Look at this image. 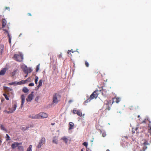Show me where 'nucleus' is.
<instances>
[{"instance_id":"30","label":"nucleus","mask_w":151,"mask_h":151,"mask_svg":"<svg viewBox=\"0 0 151 151\" xmlns=\"http://www.w3.org/2000/svg\"><path fill=\"white\" fill-rule=\"evenodd\" d=\"M3 95L4 96V97H5V98L6 100H9V98L7 96V95L6 94H5V93L3 94Z\"/></svg>"},{"instance_id":"23","label":"nucleus","mask_w":151,"mask_h":151,"mask_svg":"<svg viewBox=\"0 0 151 151\" xmlns=\"http://www.w3.org/2000/svg\"><path fill=\"white\" fill-rule=\"evenodd\" d=\"M77 115L79 116H82V112L78 110L77 113Z\"/></svg>"},{"instance_id":"31","label":"nucleus","mask_w":151,"mask_h":151,"mask_svg":"<svg viewBox=\"0 0 151 151\" xmlns=\"http://www.w3.org/2000/svg\"><path fill=\"white\" fill-rule=\"evenodd\" d=\"M9 37V42L10 44L11 43V37L9 34H8V36Z\"/></svg>"},{"instance_id":"29","label":"nucleus","mask_w":151,"mask_h":151,"mask_svg":"<svg viewBox=\"0 0 151 151\" xmlns=\"http://www.w3.org/2000/svg\"><path fill=\"white\" fill-rule=\"evenodd\" d=\"M18 149L19 150H22V151H23V147L22 146H18Z\"/></svg>"},{"instance_id":"1","label":"nucleus","mask_w":151,"mask_h":151,"mask_svg":"<svg viewBox=\"0 0 151 151\" xmlns=\"http://www.w3.org/2000/svg\"><path fill=\"white\" fill-rule=\"evenodd\" d=\"M101 93V90H96L90 96V97L85 101V103H88L89 102L90 100L93 99H96L98 96V95Z\"/></svg>"},{"instance_id":"56","label":"nucleus","mask_w":151,"mask_h":151,"mask_svg":"<svg viewBox=\"0 0 151 151\" xmlns=\"http://www.w3.org/2000/svg\"><path fill=\"white\" fill-rule=\"evenodd\" d=\"M81 151H83V149H82Z\"/></svg>"},{"instance_id":"59","label":"nucleus","mask_w":151,"mask_h":151,"mask_svg":"<svg viewBox=\"0 0 151 151\" xmlns=\"http://www.w3.org/2000/svg\"><path fill=\"white\" fill-rule=\"evenodd\" d=\"M84 114H83V116H84Z\"/></svg>"},{"instance_id":"48","label":"nucleus","mask_w":151,"mask_h":151,"mask_svg":"<svg viewBox=\"0 0 151 151\" xmlns=\"http://www.w3.org/2000/svg\"><path fill=\"white\" fill-rule=\"evenodd\" d=\"M5 8L6 9H8L9 10L10 8H9V7H5Z\"/></svg>"},{"instance_id":"60","label":"nucleus","mask_w":151,"mask_h":151,"mask_svg":"<svg viewBox=\"0 0 151 151\" xmlns=\"http://www.w3.org/2000/svg\"><path fill=\"white\" fill-rule=\"evenodd\" d=\"M21 36V35H19V36Z\"/></svg>"},{"instance_id":"49","label":"nucleus","mask_w":151,"mask_h":151,"mask_svg":"<svg viewBox=\"0 0 151 151\" xmlns=\"http://www.w3.org/2000/svg\"><path fill=\"white\" fill-rule=\"evenodd\" d=\"M27 15H28V16H32V14H31L30 13H29L27 14Z\"/></svg>"},{"instance_id":"40","label":"nucleus","mask_w":151,"mask_h":151,"mask_svg":"<svg viewBox=\"0 0 151 151\" xmlns=\"http://www.w3.org/2000/svg\"><path fill=\"white\" fill-rule=\"evenodd\" d=\"M55 144L57 143V141L56 139H53L52 141Z\"/></svg>"},{"instance_id":"3","label":"nucleus","mask_w":151,"mask_h":151,"mask_svg":"<svg viewBox=\"0 0 151 151\" xmlns=\"http://www.w3.org/2000/svg\"><path fill=\"white\" fill-rule=\"evenodd\" d=\"M13 57L14 59L18 62H22L23 60V55L20 52L17 54H15Z\"/></svg>"},{"instance_id":"52","label":"nucleus","mask_w":151,"mask_h":151,"mask_svg":"<svg viewBox=\"0 0 151 151\" xmlns=\"http://www.w3.org/2000/svg\"><path fill=\"white\" fill-rule=\"evenodd\" d=\"M55 123H51V124L52 125H54L55 124Z\"/></svg>"},{"instance_id":"20","label":"nucleus","mask_w":151,"mask_h":151,"mask_svg":"<svg viewBox=\"0 0 151 151\" xmlns=\"http://www.w3.org/2000/svg\"><path fill=\"white\" fill-rule=\"evenodd\" d=\"M17 105L16 104H14V105L12 107V109H11L12 111H13V112L16 109V108H17Z\"/></svg>"},{"instance_id":"21","label":"nucleus","mask_w":151,"mask_h":151,"mask_svg":"<svg viewBox=\"0 0 151 151\" xmlns=\"http://www.w3.org/2000/svg\"><path fill=\"white\" fill-rule=\"evenodd\" d=\"M32 145H30L27 148V151H32Z\"/></svg>"},{"instance_id":"34","label":"nucleus","mask_w":151,"mask_h":151,"mask_svg":"<svg viewBox=\"0 0 151 151\" xmlns=\"http://www.w3.org/2000/svg\"><path fill=\"white\" fill-rule=\"evenodd\" d=\"M85 64L86 67H89V63L87 61H85Z\"/></svg>"},{"instance_id":"11","label":"nucleus","mask_w":151,"mask_h":151,"mask_svg":"<svg viewBox=\"0 0 151 151\" xmlns=\"http://www.w3.org/2000/svg\"><path fill=\"white\" fill-rule=\"evenodd\" d=\"M6 70V68H4L0 71V75L3 76L4 75Z\"/></svg>"},{"instance_id":"8","label":"nucleus","mask_w":151,"mask_h":151,"mask_svg":"<svg viewBox=\"0 0 151 151\" xmlns=\"http://www.w3.org/2000/svg\"><path fill=\"white\" fill-rule=\"evenodd\" d=\"M33 92H32L31 93L29 94L26 99V100L27 102H30L32 99L33 97Z\"/></svg>"},{"instance_id":"13","label":"nucleus","mask_w":151,"mask_h":151,"mask_svg":"<svg viewBox=\"0 0 151 151\" xmlns=\"http://www.w3.org/2000/svg\"><path fill=\"white\" fill-rule=\"evenodd\" d=\"M6 24V21L5 19H3L2 21V28L4 27Z\"/></svg>"},{"instance_id":"55","label":"nucleus","mask_w":151,"mask_h":151,"mask_svg":"<svg viewBox=\"0 0 151 151\" xmlns=\"http://www.w3.org/2000/svg\"><path fill=\"white\" fill-rule=\"evenodd\" d=\"M81 151H83V149H82Z\"/></svg>"},{"instance_id":"6","label":"nucleus","mask_w":151,"mask_h":151,"mask_svg":"<svg viewBox=\"0 0 151 151\" xmlns=\"http://www.w3.org/2000/svg\"><path fill=\"white\" fill-rule=\"evenodd\" d=\"M112 99V103H113L114 102L118 103L121 101V98L116 96H115L114 98H113Z\"/></svg>"},{"instance_id":"28","label":"nucleus","mask_w":151,"mask_h":151,"mask_svg":"<svg viewBox=\"0 0 151 151\" xmlns=\"http://www.w3.org/2000/svg\"><path fill=\"white\" fill-rule=\"evenodd\" d=\"M6 140L7 141L8 140H10V137L9 136L8 134H6Z\"/></svg>"},{"instance_id":"25","label":"nucleus","mask_w":151,"mask_h":151,"mask_svg":"<svg viewBox=\"0 0 151 151\" xmlns=\"http://www.w3.org/2000/svg\"><path fill=\"white\" fill-rule=\"evenodd\" d=\"M112 101L111 100H109L107 101L106 104L108 105H111L113 103H112Z\"/></svg>"},{"instance_id":"37","label":"nucleus","mask_w":151,"mask_h":151,"mask_svg":"<svg viewBox=\"0 0 151 151\" xmlns=\"http://www.w3.org/2000/svg\"><path fill=\"white\" fill-rule=\"evenodd\" d=\"M83 145H84L85 147H87L88 146V143L87 142H84L83 143Z\"/></svg>"},{"instance_id":"54","label":"nucleus","mask_w":151,"mask_h":151,"mask_svg":"<svg viewBox=\"0 0 151 151\" xmlns=\"http://www.w3.org/2000/svg\"><path fill=\"white\" fill-rule=\"evenodd\" d=\"M144 144L145 145H146V143L145 142L144 143Z\"/></svg>"},{"instance_id":"38","label":"nucleus","mask_w":151,"mask_h":151,"mask_svg":"<svg viewBox=\"0 0 151 151\" xmlns=\"http://www.w3.org/2000/svg\"><path fill=\"white\" fill-rule=\"evenodd\" d=\"M5 111L8 114L11 113L13 112V111H12V110H11L10 111Z\"/></svg>"},{"instance_id":"12","label":"nucleus","mask_w":151,"mask_h":151,"mask_svg":"<svg viewBox=\"0 0 151 151\" xmlns=\"http://www.w3.org/2000/svg\"><path fill=\"white\" fill-rule=\"evenodd\" d=\"M69 128L68 129L70 130L72 129H73L74 126V124L72 122H70L69 123Z\"/></svg>"},{"instance_id":"50","label":"nucleus","mask_w":151,"mask_h":151,"mask_svg":"<svg viewBox=\"0 0 151 151\" xmlns=\"http://www.w3.org/2000/svg\"><path fill=\"white\" fill-rule=\"evenodd\" d=\"M1 142H2V141L1 140V136H0V145H1Z\"/></svg>"},{"instance_id":"35","label":"nucleus","mask_w":151,"mask_h":151,"mask_svg":"<svg viewBox=\"0 0 151 151\" xmlns=\"http://www.w3.org/2000/svg\"><path fill=\"white\" fill-rule=\"evenodd\" d=\"M78 110H77L75 109H73V112L74 114H77V112Z\"/></svg>"},{"instance_id":"10","label":"nucleus","mask_w":151,"mask_h":151,"mask_svg":"<svg viewBox=\"0 0 151 151\" xmlns=\"http://www.w3.org/2000/svg\"><path fill=\"white\" fill-rule=\"evenodd\" d=\"M21 107L22 108L24 104V103L25 101V97L24 95V94H22L21 96Z\"/></svg>"},{"instance_id":"51","label":"nucleus","mask_w":151,"mask_h":151,"mask_svg":"<svg viewBox=\"0 0 151 151\" xmlns=\"http://www.w3.org/2000/svg\"><path fill=\"white\" fill-rule=\"evenodd\" d=\"M107 109L108 110H110V107H109V106H108V108H107Z\"/></svg>"},{"instance_id":"46","label":"nucleus","mask_w":151,"mask_h":151,"mask_svg":"<svg viewBox=\"0 0 151 151\" xmlns=\"http://www.w3.org/2000/svg\"><path fill=\"white\" fill-rule=\"evenodd\" d=\"M73 101L72 100H70L69 101H68V103L69 104H70L71 103V102H73Z\"/></svg>"},{"instance_id":"9","label":"nucleus","mask_w":151,"mask_h":151,"mask_svg":"<svg viewBox=\"0 0 151 151\" xmlns=\"http://www.w3.org/2000/svg\"><path fill=\"white\" fill-rule=\"evenodd\" d=\"M22 145V143L21 142L18 143L17 142H14L11 145V147L12 149H14L17 147H18V146L21 145Z\"/></svg>"},{"instance_id":"41","label":"nucleus","mask_w":151,"mask_h":151,"mask_svg":"<svg viewBox=\"0 0 151 151\" xmlns=\"http://www.w3.org/2000/svg\"><path fill=\"white\" fill-rule=\"evenodd\" d=\"M3 30L6 33H7L8 34H8H9V32H8V31L6 30V29H4Z\"/></svg>"},{"instance_id":"17","label":"nucleus","mask_w":151,"mask_h":151,"mask_svg":"<svg viewBox=\"0 0 151 151\" xmlns=\"http://www.w3.org/2000/svg\"><path fill=\"white\" fill-rule=\"evenodd\" d=\"M26 83L25 81L24 80H22L20 81L17 82V85H21L24 84Z\"/></svg>"},{"instance_id":"58","label":"nucleus","mask_w":151,"mask_h":151,"mask_svg":"<svg viewBox=\"0 0 151 151\" xmlns=\"http://www.w3.org/2000/svg\"><path fill=\"white\" fill-rule=\"evenodd\" d=\"M140 117V116L139 115H138V117Z\"/></svg>"},{"instance_id":"42","label":"nucleus","mask_w":151,"mask_h":151,"mask_svg":"<svg viewBox=\"0 0 151 151\" xmlns=\"http://www.w3.org/2000/svg\"><path fill=\"white\" fill-rule=\"evenodd\" d=\"M39 70V66L38 65L37 66L36 68V72H37Z\"/></svg>"},{"instance_id":"15","label":"nucleus","mask_w":151,"mask_h":151,"mask_svg":"<svg viewBox=\"0 0 151 151\" xmlns=\"http://www.w3.org/2000/svg\"><path fill=\"white\" fill-rule=\"evenodd\" d=\"M106 89L103 88L101 92L102 95L104 96H106Z\"/></svg>"},{"instance_id":"16","label":"nucleus","mask_w":151,"mask_h":151,"mask_svg":"<svg viewBox=\"0 0 151 151\" xmlns=\"http://www.w3.org/2000/svg\"><path fill=\"white\" fill-rule=\"evenodd\" d=\"M62 139L66 144H67L68 141V139L65 137H63L61 138Z\"/></svg>"},{"instance_id":"53","label":"nucleus","mask_w":151,"mask_h":151,"mask_svg":"<svg viewBox=\"0 0 151 151\" xmlns=\"http://www.w3.org/2000/svg\"><path fill=\"white\" fill-rule=\"evenodd\" d=\"M28 74H27L25 76V77H27V76H28Z\"/></svg>"},{"instance_id":"2","label":"nucleus","mask_w":151,"mask_h":151,"mask_svg":"<svg viewBox=\"0 0 151 151\" xmlns=\"http://www.w3.org/2000/svg\"><path fill=\"white\" fill-rule=\"evenodd\" d=\"M61 96L58 94L55 93L53 96L52 102L56 104H57L60 101Z\"/></svg>"},{"instance_id":"45","label":"nucleus","mask_w":151,"mask_h":151,"mask_svg":"<svg viewBox=\"0 0 151 151\" xmlns=\"http://www.w3.org/2000/svg\"><path fill=\"white\" fill-rule=\"evenodd\" d=\"M30 79V78H27L26 80H25V82L26 83L27 81H28L29 79Z\"/></svg>"},{"instance_id":"27","label":"nucleus","mask_w":151,"mask_h":151,"mask_svg":"<svg viewBox=\"0 0 151 151\" xmlns=\"http://www.w3.org/2000/svg\"><path fill=\"white\" fill-rule=\"evenodd\" d=\"M148 127L149 129H148L149 132L150 134V135H151V125L149 124L148 125Z\"/></svg>"},{"instance_id":"33","label":"nucleus","mask_w":151,"mask_h":151,"mask_svg":"<svg viewBox=\"0 0 151 151\" xmlns=\"http://www.w3.org/2000/svg\"><path fill=\"white\" fill-rule=\"evenodd\" d=\"M9 85H12L14 84H17V82H13L9 83Z\"/></svg>"},{"instance_id":"5","label":"nucleus","mask_w":151,"mask_h":151,"mask_svg":"<svg viewBox=\"0 0 151 151\" xmlns=\"http://www.w3.org/2000/svg\"><path fill=\"white\" fill-rule=\"evenodd\" d=\"M22 68L24 72L27 74L30 73L32 71V70L31 68H28L26 66H22Z\"/></svg>"},{"instance_id":"39","label":"nucleus","mask_w":151,"mask_h":151,"mask_svg":"<svg viewBox=\"0 0 151 151\" xmlns=\"http://www.w3.org/2000/svg\"><path fill=\"white\" fill-rule=\"evenodd\" d=\"M34 85V83H31L29 84V86H33Z\"/></svg>"},{"instance_id":"7","label":"nucleus","mask_w":151,"mask_h":151,"mask_svg":"<svg viewBox=\"0 0 151 151\" xmlns=\"http://www.w3.org/2000/svg\"><path fill=\"white\" fill-rule=\"evenodd\" d=\"M38 117L40 118H45L47 117V114L44 112H41L38 114Z\"/></svg>"},{"instance_id":"57","label":"nucleus","mask_w":151,"mask_h":151,"mask_svg":"<svg viewBox=\"0 0 151 151\" xmlns=\"http://www.w3.org/2000/svg\"><path fill=\"white\" fill-rule=\"evenodd\" d=\"M106 151H110V150L109 149H107Z\"/></svg>"},{"instance_id":"36","label":"nucleus","mask_w":151,"mask_h":151,"mask_svg":"<svg viewBox=\"0 0 151 151\" xmlns=\"http://www.w3.org/2000/svg\"><path fill=\"white\" fill-rule=\"evenodd\" d=\"M4 50V46L3 45L2 46L1 48V54Z\"/></svg>"},{"instance_id":"43","label":"nucleus","mask_w":151,"mask_h":151,"mask_svg":"<svg viewBox=\"0 0 151 151\" xmlns=\"http://www.w3.org/2000/svg\"><path fill=\"white\" fill-rule=\"evenodd\" d=\"M39 99V96H37L35 99V101H38Z\"/></svg>"},{"instance_id":"19","label":"nucleus","mask_w":151,"mask_h":151,"mask_svg":"<svg viewBox=\"0 0 151 151\" xmlns=\"http://www.w3.org/2000/svg\"><path fill=\"white\" fill-rule=\"evenodd\" d=\"M22 91L25 93H27L29 91L28 89L26 87H24Z\"/></svg>"},{"instance_id":"22","label":"nucleus","mask_w":151,"mask_h":151,"mask_svg":"<svg viewBox=\"0 0 151 151\" xmlns=\"http://www.w3.org/2000/svg\"><path fill=\"white\" fill-rule=\"evenodd\" d=\"M74 51H73V50L71 49V50H68V53L71 55V56H72V55L71 54V53H73L74 52Z\"/></svg>"},{"instance_id":"4","label":"nucleus","mask_w":151,"mask_h":151,"mask_svg":"<svg viewBox=\"0 0 151 151\" xmlns=\"http://www.w3.org/2000/svg\"><path fill=\"white\" fill-rule=\"evenodd\" d=\"M45 138L44 137H42L39 141L37 147L38 148H40L45 144Z\"/></svg>"},{"instance_id":"18","label":"nucleus","mask_w":151,"mask_h":151,"mask_svg":"<svg viewBox=\"0 0 151 151\" xmlns=\"http://www.w3.org/2000/svg\"><path fill=\"white\" fill-rule=\"evenodd\" d=\"M42 82H43V81L42 80L40 79V80L39 82V84L37 86V87L38 88L42 86Z\"/></svg>"},{"instance_id":"26","label":"nucleus","mask_w":151,"mask_h":151,"mask_svg":"<svg viewBox=\"0 0 151 151\" xmlns=\"http://www.w3.org/2000/svg\"><path fill=\"white\" fill-rule=\"evenodd\" d=\"M4 89L5 90H9V91H11L12 89L6 87V86H4Z\"/></svg>"},{"instance_id":"14","label":"nucleus","mask_w":151,"mask_h":151,"mask_svg":"<svg viewBox=\"0 0 151 151\" xmlns=\"http://www.w3.org/2000/svg\"><path fill=\"white\" fill-rule=\"evenodd\" d=\"M29 117L32 119H39V117H38V114L33 116H30Z\"/></svg>"},{"instance_id":"44","label":"nucleus","mask_w":151,"mask_h":151,"mask_svg":"<svg viewBox=\"0 0 151 151\" xmlns=\"http://www.w3.org/2000/svg\"><path fill=\"white\" fill-rule=\"evenodd\" d=\"M102 136L103 137H104L106 136V134L105 133H103L102 134Z\"/></svg>"},{"instance_id":"24","label":"nucleus","mask_w":151,"mask_h":151,"mask_svg":"<svg viewBox=\"0 0 151 151\" xmlns=\"http://www.w3.org/2000/svg\"><path fill=\"white\" fill-rule=\"evenodd\" d=\"M38 77L37 76H35V82L36 84H37Z\"/></svg>"},{"instance_id":"32","label":"nucleus","mask_w":151,"mask_h":151,"mask_svg":"<svg viewBox=\"0 0 151 151\" xmlns=\"http://www.w3.org/2000/svg\"><path fill=\"white\" fill-rule=\"evenodd\" d=\"M1 129H3V130H5V131H6V129H5V127H4V126L3 125H1Z\"/></svg>"},{"instance_id":"47","label":"nucleus","mask_w":151,"mask_h":151,"mask_svg":"<svg viewBox=\"0 0 151 151\" xmlns=\"http://www.w3.org/2000/svg\"><path fill=\"white\" fill-rule=\"evenodd\" d=\"M62 56V54H60L59 55H58V57L59 58H60Z\"/></svg>"}]
</instances>
